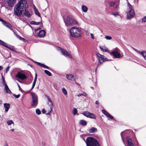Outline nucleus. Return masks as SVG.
<instances>
[{
    "mask_svg": "<svg viewBox=\"0 0 146 146\" xmlns=\"http://www.w3.org/2000/svg\"><path fill=\"white\" fill-rule=\"evenodd\" d=\"M113 58H120V57H122V56H121V55H113Z\"/></svg>",
    "mask_w": 146,
    "mask_h": 146,
    "instance_id": "4c0bfd02",
    "label": "nucleus"
},
{
    "mask_svg": "<svg viewBox=\"0 0 146 146\" xmlns=\"http://www.w3.org/2000/svg\"><path fill=\"white\" fill-rule=\"evenodd\" d=\"M40 23V22H36L35 21H32L31 22V24L32 25H39V24Z\"/></svg>",
    "mask_w": 146,
    "mask_h": 146,
    "instance_id": "c756f323",
    "label": "nucleus"
},
{
    "mask_svg": "<svg viewBox=\"0 0 146 146\" xmlns=\"http://www.w3.org/2000/svg\"><path fill=\"white\" fill-rule=\"evenodd\" d=\"M56 49L58 51L61 52L63 55H70L67 51L60 47L57 46Z\"/></svg>",
    "mask_w": 146,
    "mask_h": 146,
    "instance_id": "ddd939ff",
    "label": "nucleus"
},
{
    "mask_svg": "<svg viewBox=\"0 0 146 146\" xmlns=\"http://www.w3.org/2000/svg\"><path fill=\"white\" fill-rule=\"evenodd\" d=\"M97 58L99 62L98 63L97 66H98L99 64L103 63L104 61H106L111 60L113 59H108L107 58H105L104 57V55H97Z\"/></svg>",
    "mask_w": 146,
    "mask_h": 146,
    "instance_id": "6e6552de",
    "label": "nucleus"
},
{
    "mask_svg": "<svg viewBox=\"0 0 146 146\" xmlns=\"http://www.w3.org/2000/svg\"><path fill=\"white\" fill-rule=\"evenodd\" d=\"M37 74H35V77L34 79L36 80H37Z\"/></svg>",
    "mask_w": 146,
    "mask_h": 146,
    "instance_id": "864d4df0",
    "label": "nucleus"
},
{
    "mask_svg": "<svg viewBox=\"0 0 146 146\" xmlns=\"http://www.w3.org/2000/svg\"><path fill=\"white\" fill-rule=\"evenodd\" d=\"M64 22L66 26H72L74 25H78L79 24L74 18L70 16H67L66 19H64Z\"/></svg>",
    "mask_w": 146,
    "mask_h": 146,
    "instance_id": "f03ea898",
    "label": "nucleus"
},
{
    "mask_svg": "<svg viewBox=\"0 0 146 146\" xmlns=\"http://www.w3.org/2000/svg\"><path fill=\"white\" fill-rule=\"evenodd\" d=\"M66 58L71 59L72 58V55H65Z\"/></svg>",
    "mask_w": 146,
    "mask_h": 146,
    "instance_id": "49530a36",
    "label": "nucleus"
},
{
    "mask_svg": "<svg viewBox=\"0 0 146 146\" xmlns=\"http://www.w3.org/2000/svg\"><path fill=\"white\" fill-rule=\"evenodd\" d=\"M7 123L8 125H10L12 124H14V122L12 120H9L7 121Z\"/></svg>",
    "mask_w": 146,
    "mask_h": 146,
    "instance_id": "72a5a7b5",
    "label": "nucleus"
},
{
    "mask_svg": "<svg viewBox=\"0 0 146 146\" xmlns=\"http://www.w3.org/2000/svg\"><path fill=\"white\" fill-rule=\"evenodd\" d=\"M5 89L6 90L7 93L10 94L11 93V91L9 88L7 84H5Z\"/></svg>",
    "mask_w": 146,
    "mask_h": 146,
    "instance_id": "412c9836",
    "label": "nucleus"
},
{
    "mask_svg": "<svg viewBox=\"0 0 146 146\" xmlns=\"http://www.w3.org/2000/svg\"><path fill=\"white\" fill-rule=\"evenodd\" d=\"M70 35L72 37L78 38L81 36V30L76 27H73L70 29Z\"/></svg>",
    "mask_w": 146,
    "mask_h": 146,
    "instance_id": "7ed1b4c3",
    "label": "nucleus"
},
{
    "mask_svg": "<svg viewBox=\"0 0 146 146\" xmlns=\"http://www.w3.org/2000/svg\"><path fill=\"white\" fill-rule=\"evenodd\" d=\"M28 6L27 1L26 0H21L17 4L14 8V14L18 16H21L23 14L27 17L31 16L28 11L26 10V8Z\"/></svg>",
    "mask_w": 146,
    "mask_h": 146,
    "instance_id": "f257e3e1",
    "label": "nucleus"
},
{
    "mask_svg": "<svg viewBox=\"0 0 146 146\" xmlns=\"http://www.w3.org/2000/svg\"><path fill=\"white\" fill-rule=\"evenodd\" d=\"M36 63L37 64L42 67H44V66H45V65L43 64H42L40 62H36Z\"/></svg>",
    "mask_w": 146,
    "mask_h": 146,
    "instance_id": "ea45409f",
    "label": "nucleus"
},
{
    "mask_svg": "<svg viewBox=\"0 0 146 146\" xmlns=\"http://www.w3.org/2000/svg\"><path fill=\"white\" fill-rule=\"evenodd\" d=\"M100 48L101 49V50L103 51V52H107V49H104L102 48L101 47H100Z\"/></svg>",
    "mask_w": 146,
    "mask_h": 146,
    "instance_id": "37998d69",
    "label": "nucleus"
},
{
    "mask_svg": "<svg viewBox=\"0 0 146 146\" xmlns=\"http://www.w3.org/2000/svg\"><path fill=\"white\" fill-rule=\"evenodd\" d=\"M35 14L39 17H40V15L39 13L38 12V10L35 8L34 9Z\"/></svg>",
    "mask_w": 146,
    "mask_h": 146,
    "instance_id": "bb28decb",
    "label": "nucleus"
},
{
    "mask_svg": "<svg viewBox=\"0 0 146 146\" xmlns=\"http://www.w3.org/2000/svg\"><path fill=\"white\" fill-rule=\"evenodd\" d=\"M3 69V67L0 66V71L2 70Z\"/></svg>",
    "mask_w": 146,
    "mask_h": 146,
    "instance_id": "6e6d98bb",
    "label": "nucleus"
},
{
    "mask_svg": "<svg viewBox=\"0 0 146 146\" xmlns=\"http://www.w3.org/2000/svg\"><path fill=\"white\" fill-rule=\"evenodd\" d=\"M128 6L129 11L127 13L126 17L127 19H129L134 17L135 15V13L132 6L129 2L128 3Z\"/></svg>",
    "mask_w": 146,
    "mask_h": 146,
    "instance_id": "423d86ee",
    "label": "nucleus"
},
{
    "mask_svg": "<svg viewBox=\"0 0 146 146\" xmlns=\"http://www.w3.org/2000/svg\"><path fill=\"white\" fill-rule=\"evenodd\" d=\"M137 1H138V0H137Z\"/></svg>",
    "mask_w": 146,
    "mask_h": 146,
    "instance_id": "69168bd1",
    "label": "nucleus"
},
{
    "mask_svg": "<svg viewBox=\"0 0 146 146\" xmlns=\"http://www.w3.org/2000/svg\"><path fill=\"white\" fill-rule=\"evenodd\" d=\"M2 79L3 82V84L5 85V84H6L5 83V79L3 77V75L2 76Z\"/></svg>",
    "mask_w": 146,
    "mask_h": 146,
    "instance_id": "79ce46f5",
    "label": "nucleus"
},
{
    "mask_svg": "<svg viewBox=\"0 0 146 146\" xmlns=\"http://www.w3.org/2000/svg\"><path fill=\"white\" fill-rule=\"evenodd\" d=\"M16 1V0H8L7 3L10 7H12L13 6Z\"/></svg>",
    "mask_w": 146,
    "mask_h": 146,
    "instance_id": "f3484780",
    "label": "nucleus"
},
{
    "mask_svg": "<svg viewBox=\"0 0 146 146\" xmlns=\"http://www.w3.org/2000/svg\"><path fill=\"white\" fill-rule=\"evenodd\" d=\"M90 35H91V38L92 39H94V37L93 34L92 33H91Z\"/></svg>",
    "mask_w": 146,
    "mask_h": 146,
    "instance_id": "09e8293b",
    "label": "nucleus"
},
{
    "mask_svg": "<svg viewBox=\"0 0 146 146\" xmlns=\"http://www.w3.org/2000/svg\"><path fill=\"white\" fill-rule=\"evenodd\" d=\"M36 113L38 115H40L41 113L39 109H36Z\"/></svg>",
    "mask_w": 146,
    "mask_h": 146,
    "instance_id": "e433bc0d",
    "label": "nucleus"
},
{
    "mask_svg": "<svg viewBox=\"0 0 146 146\" xmlns=\"http://www.w3.org/2000/svg\"><path fill=\"white\" fill-rule=\"evenodd\" d=\"M62 91L63 93L65 95H67V91L64 88H63L62 89Z\"/></svg>",
    "mask_w": 146,
    "mask_h": 146,
    "instance_id": "7c9ffc66",
    "label": "nucleus"
},
{
    "mask_svg": "<svg viewBox=\"0 0 146 146\" xmlns=\"http://www.w3.org/2000/svg\"><path fill=\"white\" fill-rule=\"evenodd\" d=\"M2 24L6 27L9 24V23L5 21L4 20L2 21Z\"/></svg>",
    "mask_w": 146,
    "mask_h": 146,
    "instance_id": "c85d7f7f",
    "label": "nucleus"
},
{
    "mask_svg": "<svg viewBox=\"0 0 146 146\" xmlns=\"http://www.w3.org/2000/svg\"><path fill=\"white\" fill-rule=\"evenodd\" d=\"M110 54H112V55H121L120 53V51L117 48H115L114 50L111 52Z\"/></svg>",
    "mask_w": 146,
    "mask_h": 146,
    "instance_id": "4468645a",
    "label": "nucleus"
},
{
    "mask_svg": "<svg viewBox=\"0 0 146 146\" xmlns=\"http://www.w3.org/2000/svg\"><path fill=\"white\" fill-rule=\"evenodd\" d=\"M11 130L12 131H14V129H11Z\"/></svg>",
    "mask_w": 146,
    "mask_h": 146,
    "instance_id": "0e129e2a",
    "label": "nucleus"
},
{
    "mask_svg": "<svg viewBox=\"0 0 146 146\" xmlns=\"http://www.w3.org/2000/svg\"><path fill=\"white\" fill-rule=\"evenodd\" d=\"M4 146H8L7 144H5L4 145Z\"/></svg>",
    "mask_w": 146,
    "mask_h": 146,
    "instance_id": "e2e57ef3",
    "label": "nucleus"
},
{
    "mask_svg": "<svg viewBox=\"0 0 146 146\" xmlns=\"http://www.w3.org/2000/svg\"><path fill=\"white\" fill-rule=\"evenodd\" d=\"M133 49L137 52V54H140L141 55H146V51H139L137 50L135 48H132Z\"/></svg>",
    "mask_w": 146,
    "mask_h": 146,
    "instance_id": "a211bd4d",
    "label": "nucleus"
},
{
    "mask_svg": "<svg viewBox=\"0 0 146 146\" xmlns=\"http://www.w3.org/2000/svg\"><path fill=\"white\" fill-rule=\"evenodd\" d=\"M44 73L47 75L48 76H51L52 74L49 71L45 70L44 71Z\"/></svg>",
    "mask_w": 146,
    "mask_h": 146,
    "instance_id": "393cba45",
    "label": "nucleus"
},
{
    "mask_svg": "<svg viewBox=\"0 0 146 146\" xmlns=\"http://www.w3.org/2000/svg\"><path fill=\"white\" fill-rule=\"evenodd\" d=\"M3 19H2L1 17H0V21H3Z\"/></svg>",
    "mask_w": 146,
    "mask_h": 146,
    "instance_id": "bf43d9fd",
    "label": "nucleus"
},
{
    "mask_svg": "<svg viewBox=\"0 0 146 146\" xmlns=\"http://www.w3.org/2000/svg\"><path fill=\"white\" fill-rule=\"evenodd\" d=\"M87 95V94L86 93L84 92L83 93L80 94L78 95V96H86Z\"/></svg>",
    "mask_w": 146,
    "mask_h": 146,
    "instance_id": "473e14b6",
    "label": "nucleus"
},
{
    "mask_svg": "<svg viewBox=\"0 0 146 146\" xmlns=\"http://www.w3.org/2000/svg\"><path fill=\"white\" fill-rule=\"evenodd\" d=\"M46 97H47V98L48 100H49L50 99V97H49V96H47V95H46Z\"/></svg>",
    "mask_w": 146,
    "mask_h": 146,
    "instance_id": "5fc2aeb1",
    "label": "nucleus"
},
{
    "mask_svg": "<svg viewBox=\"0 0 146 146\" xmlns=\"http://www.w3.org/2000/svg\"><path fill=\"white\" fill-rule=\"evenodd\" d=\"M86 143L87 146H100L98 141L92 137H88L86 139Z\"/></svg>",
    "mask_w": 146,
    "mask_h": 146,
    "instance_id": "20e7f679",
    "label": "nucleus"
},
{
    "mask_svg": "<svg viewBox=\"0 0 146 146\" xmlns=\"http://www.w3.org/2000/svg\"><path fill=\"white\" fill-rule=\"evenodd\" d=\"M4 106L5 108V111H8L10 107V104L8 103H5L4 104Z\"/></svg>",
    "mask_w": 146,
    "mask_h": 146,
    "instance_id": "6ab92c4d",
    "label": "nucleus"
},
{
    "mask_svg": "<svg viewBox=\"0 0 146 146\" xmlns=\"http://www.w3.org/2000/svg\"><path fill=\"white\" fill-rule=\"evenodd\" d=\"M102 111L103 113L107 117H109L111 119H113V116L111 115L110 113L107 112L105 110H102Z\"/></svg>",
    "mask_w": 146,
    "mask_h": 146,
    "instance_id": "2eb2a0df",
    "label": "nucleus"
},
{
    "mask_svg": "<svg viewBox=\"0 0 146 146\" xmlns=\"http://www.w3.org/2000/svg\"><path fill=\"white\" fill-rule=\"evenodd\" d=\"M10 67L8 66L6 69V72L7 73L9 71Z\"/></svg>",
    "mask_w": 146,
    "mask_h": 146,
    "instance_id": "de8ad7c7",
    "label": "nucleus"
},
{
    "mask_svg": "<svg viewBox=\"0 0 146 146\" xmlns=\"http://www.w3.org/2000/svg\"><path fill=\"white\" fill-rule=\"evenodd\" d=\"M48 101L49 102L48 103V104L49 105L50 107H51V108H53V105L51 99H50Z\"/></svg>",
    "mask_w": 146,
    "mask_h": 146,
    "instance_id": "b1692460",
    "label": "nucleus"
},
{
    "mask_svg": "<svg viewBox=\"0 0 146 146\" xmlns=\"http://www.w3.org/2000/svg\"><path fill=\"white\" fill-rule=\"evenodd\" d=\"M6 27H7L11 31H13V29L12 28V26L11 24H8V25Z\"/></svg>",
    "mask_w": 146,
    "mask_h": 146,
    "instance_id": "f704fd0d",
    "label": "nucleus"
},
{
    "mask_svg": "<svg viewBox=\"0 0 146 146\" xmlns=\"http://www.w3.org/2000/svg\"><path fill=\"white\" fill-rule=\"evenodd\" d=\"M105 38L107 40H110L112 38L111 36H106Z\"/></svg>",
    "mask_w": 146,
    "mask_h": 146,
    "instance_id": "a19ab883",
    "label": "nucleus"
},
{
    "mask_svg": "<svg viewBox=\"0 0 146 146\" xmlns=\"http://www.w3.org/2000/svg\"><path fill=\"white\" fill-rule=\"evenodd\" d=\"M20 39H21L22 40H24L25 39V38H23L21 37Z\"/></svg>",
    "mask_w": 146,
    "mask_h": 146,
    "instance_id": "13d9d810",
    "label": "nucleus"
},
{
    "mask_svg": "<svg viewBox=\"0 0 146 146\" xmlns=\"http://www.w3.org/2000/svg\"><path fill=\"white\" fill-rule=\"evenodd\" d=\"M13 96L16 98H18L20 96V94H19L17 95L14 94Z\"/></svg>",
    "mask_w": 146,
    "mask_h": 146,
    "instance_id": "a18cd8bd",
    "label": "nucleus"
},
{
    "mask_svg": "<svg viewBox=\"0 0 146 146\" xmlns=\"http://www.w3.org/2000/svg\"><path fill=\"white\" fill-rule=\"evenodd\" d=\"M88 131L90 133H95L97 131V129L96 127H92L89 129Z\"/></svg>",
    "mask_w": 146,
    "mask_h": 146,
    "instance_id": "aec40b11",
    "label": "nucleus"
},
{
    "mask_svg": "<svg viewBox=\"0 0 146 146\" xmlns=\"http://www.w3.org/2000/svg\"><path fill=\"white\" fill-rule=\"evenodd\" d=\"M109 4L110 7H113L115 5V3L114 2L111 1L109 3Z\"/></svg>",
    "mask_w": 146,
    "mask_h": 146,
    "instance_id": "c9c22d12",
    "label": "nucleus"
},
{
    "mask_svg": "<svg viewBox=\"0 0 146 146\" xmlns=\"http://www.w3.org/2000/svg\"><path fill=\"white\" fill-rule=\"evenodd\" d=\"M0 44L2 45L9 49H11L12 50H14V48L11 46H8L7 44L5 42L3 41L0 40Z\"/></svg>",
    "mask_w": 146,
    "mask_h": 146,
    "instance_id": "9b49d317",
    "label": "nucleus"
},
{
    "mask_svg": "<svg viewBox=\"0 0 146 146\" xmlns=\"http://www.w3.org/2000/svg\"><path fill=\"white\" fill-rule=\"evenodd\" d=\"M42 112L43 113H45L46 112V111L45 109H43L42 110Z\"/></svg>",
    "mask_w": 146,
    "mask_h": 146,
    "instance_id": "8fccbe9b",
    "label": "nucleus"
},
{
    "mask_svg": "<svg viewBox=\"0 0 146 146\" xmlns=\"http://www.w3.org/2000/svg\"><path fill=\"white\" fill-rule=\"evenodd\" d=\"M119 12H112L111 14L114 16L116 17L117 16L119 15Z\"/></svg>",
    "mask_w": 146,
    "mask_h": 146,
    "instance_id": "a878e982",
    "label": "nucleus"
},
{
    "mask_svg": "<svg viewBox=\"0 0 146 146\" xmlns=\"http://www.w3.org/2000/svg\"><path fill=\"white\" fill-rule=\"evenodd\" d=\"M2 103V101L1 100H0V104H1Z\"/></svg>",
    "mask_w": 146,
    "mask_h": 146,
    "instance_id": "680f3d73",
    "label": "nucleus"
},
{
    "mask_svg": "<svg viewBox=\"0 0 146 146\" xmlns=\"http://www.w3.org/2000/svg\"><path fill=\"white\" fill-rule=\"evenodd\" d=\"M82 11L85 13L86 12L88 11V8L85 5H82Z\"/></svg>",
    "mask_w": 146,
    "mask_h": 146,
    "instance_id": "5701e85b",
    "label": "nucleus"
},
{
    "mask_svg": "<svg viewBox=\"0 0 146 146\" xmlns=\"http://www.w3.org/2000/svg\"><path fill=\"white\" fill-rule=\"evenodd\" d=\"M36 80H36L34 79V81H33V85H32L31 89V90H32L34 88V87L35 86Z\"/></svg>",
    "mask_w": 146,
    "mask_h": 146,
    "instance_id": "2f4dec72",
    "label": "nucleus"
},
{
    "mask_svg": "<svg viewBox=\"0 0 146 146\" xmlns=\"http://www.w3.org/2000/svg\"><path fill=\"white\" fill-rule=\"evenodd\" d=\"M95 103L96 104H98L99 103V102L98 101H96Z\"/></svg>",
    "mask_w": 146,
    "mask_h": 146,
    "instance_id": "4d7b16f0",
    "label": "nucleus"
},
{
    "mask_svg": "<svg viewBox=\"0 0 146 146\" xmlns=\"http://www.w3.org/2000/svg\"><path fill=\"white\" fill-rule=\"evenodd\" d=\"M77 109L76 108H74L72 111L73 114L74 115H75L77 114Z\"/></svg>",
    "mask_w": 146,
    "mask_h": 146,
    "instance_id": "cd10ccee",
    "label": "nucleus"
},
{
    "mask_svg": "<svg viewBox=\"0 0 146 146\" xmlns=\"http://www.w3.org/2000/svg\"><path fill=\"white\" fill-rule=\"evenodd\" d=\"M44 67H45L47 69H49V68L47 66H46L45 65V66H44Z\"/></svg>",
    "mask_w": 146,
    "mask_h": 146,
    "instance_id": "603ef678",
    "label": "nucleus"
},
{
    "mask_svg": "<svg viewBox=\"0 0 146 146\" xmlns=\"http://www.w3.org/2000/svg\"><path fill=\"white\" fill-rule=\"evenodd\" d=\"M50 107V111H49L48 113H47L46 114V115H50L51 113L52 110L53 108H51V107Z\"/></svg>",
    "mask_w": 146,
    "mask_h": 146,
    "instance_id": "58836bf2",
    "label": "nucleus"
},
{
    "mask_svg": "<svg viewBox=\"0 0 146 146\" xmlns=\"http://www.w3.org/2000/svg\"><path fill=\"white\" fill-rule=\"evenodd\" d=\"M66 78L69 80L71 81H75L77 79L76 76H74L71 74H69L66 75Z\"/></svg>",
    "mask_w": 146,
    "mask_h": 146,
    "instance_id": "f8f14e48",
    "label": "nucleus"
},
{
    "mask_svg": "<svg viewBox=\"0 0 146 146\" xmlns=\"http://www.w3.org/2000/svg\"><path fill=\"white\" fill-rule=\"evenodd\" d=\"M18 85L19 88V90H20V89L21 88L20 86L18 84Z\"/></svg>",
    "mask_w": 146,
    "mask_h": 146,
    "instance_id": "052dcab7",
    "label": "nucleus"
},
{
    "mask_svg": "<svg viewBox=\"0 0 146 146\" xmlns=\"http://www.w3.org/2000/svg\"><path fill=\"white\" fill-rule=\"evenodd\" d=\"M79 124L80 125H82L83 126L86 125H87V123L86 121L84 120H81L79 122Z\"/></svg>",
    "mask_w": 146,
    "mask_h": 146,
    "instance_id": "4be33fe9",
    "label": "nucleus"
},
{
    "mask_svg": "<svg viewBox=\"0 0 146 146\" xmlns=\"http://www.w3.org/2000/svg\"><path fill=\"white\" fill-rule=\"evenodd\" d=\"M46 32L43 30H41L39 32L38 35V36L39 37H44L45 35Z\"/></svg>",
    "mask_w": 146,
    "mask_h": 146,
    "instance_id": "dca6fc26",
    "label": "nucleus"
},
{
    "mask_svg": "<svg viewBox=\"0 0 146 146\" xmlns=\"http://www.w3.org/2000/svg\"><path fill=\"white\" fill-rule=\"evenodd\" d=\"M31 94L32 97V100L31 103V105L33 107H36L38 103V96L35 93L32 92Z\"/></svg>",
    "mask_w": 146,
    "mask_h": 146,
    "instance_id": "39448f33",
    "label": "nucleus"
},
{
    "mask_svg": "<svg viewBox=\"0 0 146 146\" xmlns=\"http://www.w3.org/2000/svg\"><path fill=\"white\" fill-rule=\"evenodd\" d=\"M142 57L146 60V55H141Z\"/></svg>",
    "mask_w": 146,
    "mask_h": 146,
    "instance_id": "3c124183",
    "label": "nucleus"
},
{
    "mask_svg": "<svg viewBox=\"0 0 146 146\" xmlns=\"http://www.w3.org/2000/svg\"><path fill=\"white\" fill-rule=\"evenodd\" d=\"M142 21L143 22L146 21V16L143 17L142 19Z\"/></svg>",
    "mask_w": 146,
    "mask_h": 146,
    "instance_id": "c03bdc74",
    "label": "nucleus"
},
{
    "mask_svg": "<svg viewBox=\"0 0 146 146\" xmlns=\"http://www.w3.org/2000/svg\"><path fill=\"white\" fill-rule=\"evenodd\" d=\"M124 133L123 132H122L121 133V136L122 139L123 141L125 146H127L123 140V136L122 135V134ZM126 141L128 144V146H135V145L134 143V141L131 139H130L129 137H127L126 138Z\"/></svg>",
    "mask_w": 146,
    "mask_h": 146,
    "instance_id": "0eeeda50",
    "label": "nucleus"
},
{
    "mask_svg": "<svg viewBox=\"0 0 146 146\" xmlns=\"http://www.w3.org/2000/svg\"><path fill=\"white\" fill-rule=\"evenodd\" d=\"M16 77L22 80L25 79L27 78V76L25 74L20 72H18L17 74L16 75Z\"/></svg>",
    "mask_w": 146,
    "mask_h": 146,
    "instance_id": "9d476101",
    "label": "nucleus"
},
{
    "mask_svg": "<svg viewBox=\"0 0 146 146\" xmlns=\"http://www.w3.org/2000/svg\"><path fill=\"white\" fill-rule=\"evenodd\" d=\"M82 114L87 117L94 119H96V116L94 114L88 111H84L82 113Z\"/></svg>",
    "mask_w": 146,
    "mask_h": 146,
    "instance_id": "1a4fd4ad",
    "label": "nucleus"
}]
</instances>
